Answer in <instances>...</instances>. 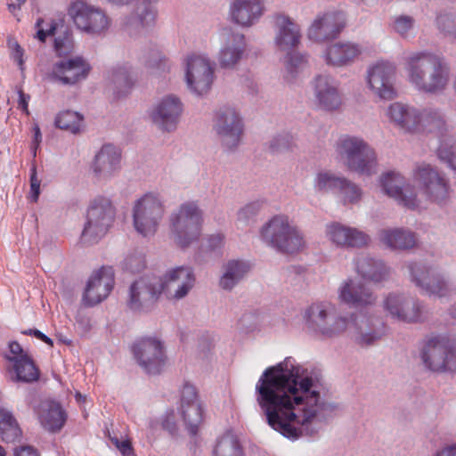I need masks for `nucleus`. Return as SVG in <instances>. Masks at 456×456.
Returning a JSON list of instances; mask_svg holds the SVG:
<instances>
[{
	"mask_svg": "<svg viewBox=\"0 0 456 456\" xmlns=\"http://www.w3.org/2000/svg\"><path fill=\"white\" fill-rule=\"evenodd\" d=\"M256 393L268 425L293 440L318 434L324 412L335 409L322 399L312 375L290 357L265 370Z\"/></svg>",
	"mask_w": 456,
	"mask_h": 456,
	"instance_id": "obj_1",
	"label": "nucleus"
},
{
	"mask_svg": "<svg viewBox=\"0 0 456 456\" xmlns=\"http://www.w3.org/2000/svg\"><path fill=\"white\" fill-rule=\"evenodd\" d=\"M409 83L428 94L444 93L450 83L451 68L444 57L429 51L411 53L405 57Z\"/></svg>",
	"mask_w": 456,
	"mask_h": 456,
	"instance_id": "obj_2",
	"label": "nucleus"
},
{
	"mask_svg": "<svg viewBox=\"0 0 456 456\" xmlns=\"http://www.w3.org/2000/svg\"><path fill=\"white\" fill-rule=\"evenodd\" d=\"M334 148L338 161L348 171L365 176L377 173V153L362 137L343 134Z\"/></svg>",
	"mask_w": 456,
	"mask_h": 456,
	"instance_id": "obj_3",
	"label": "nucleus"
},
{
	"mask_svg": "<svg viewBox=\"0 0 456 456\" xmlns=\"http://www.w3.org/2000/svg\"><path fill=\"white\" fill-rule=\"evenodd\" d=\"M307 330L317 337L335 338L346 332L348 316L338 312L337 306L328 301L310 305L304 313Z\"/></svg>",
	"mask_w": 456,
	"mask_h": 456,
	"instance_id": "obj_4",
	"label": "nucleus"
},
{
	"mask_svg": "<svg viewBox=\"0 0 456 456\" xmlns=\"http://www.w3.org/2000/svg\"><path fill=\"white\" fill-rule=\"evenodd\" d=\"M203 222V212L196 202L181 204L169 216L170 239L177 247L188 248L200 240Z\"/></svg>",
	"mask_w": 456,
	"mask_h": 456,
	"instance_id": "obj_5",
	"label": "nucleus"
},
{
	"mask_svg": "<svg viewBox=\"0 0 456 456\" xmlns=\"http://www.w3.org/2000/svg\"><path fill=\"white\" fill-rule=\"evenodd\" d=\"M425 368L433 372L456 371V342L445 333L427 336L420 350Z\"/></svg>",
	"mask_w": 456,
	"mask_h": 456,
	"instance_id": "obj_6",
	"label": "nucleus"
},
{
	"mask_svg": "<svg viewBox=\"0 0 456 456\" xmlns=\"http://www.w3.org/2000/svg\"><path fill=\"white\" fill-rule=\"evenodd\" d=\"M260 237L265 243L282 253H295L305 245L302 232L285 215H276L263 224Z\"/></svg>",
	"mask_w": 456,
	"mask_h": 456,
	"instance_id": "obj_7",
	"label": "nucleus"
},
{
	"mask_svg": "<svg viewBox=\"0 0 456 456\" xmlns=\"http://www.w3.org/2000/svg\"><path fill=\"white\" fill-rule=\"evenodd\" d=\"M164 214L165 206L159 194H143L134 201L132 209L135 231L144 237L155 234Z\"/></svg>",
	"mask_w": 456,
	"mask_h": 456,
	"instance_id": "obj_8",
	"label": "nucleus"
},
{
	"mask_svg": "<svg viewBox=\"0 0 456 456\" xmlns=\"http://www.w3.org/2000/svg\"><path fill=\"white\" fill-rule=\"evenodd\" d=\"M115 219V208L104 197L95 198L87 209L81 238L84 242L96 243L108 232Z\"/></svg>",
	"mask_w": 456,
	"mask_h": 456,
	"instance_id": "obj_9",
	"label": "nucleus"
},
{
	"mask_svg": "<svg viewBox=\"0 0 456 456\" xmlns=\"http://www.w3.org/2000/svg\"><path fill=\"white\" fill-rule=\"evenodd\" d=\"M213 129L224 151H235L240 144L244 124L240 112L233 107L225 106L216 114Z\"/></svg>",
	"mask_w": 456,
	"mask_h": 456,
	"instance_id": "obj_10",
	"label": "nucleus"
},
{
	"mask_svg": "<svg viewBox=\"0 0 456 456\" xmlns=\"http://www.w3.org/2000/svg\"><path fill=\"white\" fill-rule=\"evenodd\" d=\"M412 178L429 201L439 205L446 203L451 187L444 174L430 164L421 163L413 169Z\"/></svg>",
	"mask_w": 456,
	"mask_h": 456,
	"instance_id": "obj_11",
	"label": "nucleus"
},
{
	"mask_svg": "<svg viewBox=\"0 0 456 456\" xmlns=\"http://www.w3.org/2000/svg\"><path fill=\"white\" fill-rule=\"evenodd\" d=\"M382 307L393 320L406 323L422 321L423 305L416 297L403 292H389L384 296Z\"/></svg>",
	"mask_w": 456,
	"mask_h": 456,
	"instance_id": "obj_12",
	"label": "nucleus"
},
{
	"mask_svg": "<svg viewBox=\"0 0 456 456\" xmlns=\"http://www.w3.org/2000/svg\"><path fill=\"white\" fill-rule=\"evenodd\" d=\"M346 333L357 345L370 346L384 336L385 326L379 317L359 312L348 316Z\"/></svg>",
	"mask_w": 456,
	"mask_h": 456,
	"instance_id": "obj_13",
	"label": "nucleus"
},
{
	"mask_svg": "<svg viewBox=\"0 0 456 456\" xmlns=\"http://www.w3.org/2000/svg\"><path fill=\"white\" fill-rule=\"evenodd\" d=\"M407 269L411 281L424 294L441 298L449 297L454 290L452 285L430 266L420 263H409Z\"/></svg>",
	"mask_w": 456,
	"mask_h": 456,
	"instance_id": "obj_14",
	"label": "nucleus"
},
{
	"mask_svg": "<svg viewBox=\"0 0 456 456\" xmlns=\"http://www.w3.org/2000/svg\"><path fill=\"white\" fill-rule=\"evenodd\" d=\"M69 14L77 28L93 36L106 33L111 25L110 18L102 9L83 1L75 2Z\"/></svg>",
	"mask_w": 456,
	"mask_h": 456,
	"instance_id": "obj_15",
	"label": "nucleus"
},
{
	"mask_svg": "<svg viewBox=\"0 0 456 456\" xmlns=\"http://www.w3.org/2000/svg\"><path fill=\"white\" fill-rule=\"evenodd\" d=\"M185 81L188 88L201 95L209 91L214 80V69L204 55L191 53L184 59Z\"/></svg>",
	"mask_w": 456,
	"mask_h": 456,
	"instance_id": "obj_16",
	"label": "nucleus"
},
{
	"mask_svg": "<svg viewBox=\"0 0 456 456\" xmlns=\"http://www.w3.org/2000/svg\"><path fill=\"white\" fill-rule=\"evenodd\" d=\"M346 26L343 12L328 10L319 12L307 29V37L315 43H325L336 39Z\"/></svg>",
	"mask_w": 456,
	"mask_h": 456,
	"instance_id": "obj_17",
	"label": "nucleus"
},
{
	"mask_svg": "<svg viewBox=\"0 0 456 456\" xmlns=\"http://www.w3.org/2000/svg\"><path fill=\"white\" fill-rule=\"evenodd\" d=\"M396 67L394 63L379 61L368 69L367 83L372 94L382 100H391L395 94Z\"/></svg>",
	"mask_w": 456,
	"mask_h": 456,
	"instance_id": "obj_18",
	"label": "nucleus"
},
{
	"mask_svg": "<svg viewBox=\"0 0 456 456\" xmlns=\"http://www.w3.org/2000/svg\"><path fill=\"white\" fill-rule=\"evenodd\" d=\"M163 292L161 279L143 277L130 287L128 306L135 312H148Z\"/></svg>",
	"mask_w": 456,
	"mask_h": 456,
	"instance_id": "obj_19",
	"label": "nucleus"
},
{
	"mask_svg": "<svg viewBox=\"0 0 456 456\" xmlns=\"http://www.w3.org/2000/svg\"><path fill=\"white\" fill-rule=\"evenodd\" d=\"M138 364L149 374H159L165 363L162 342L156 338H142L133 346Z\"/></svg>",
	"mask_w": 456,
	"mask_h": 456,
	"instance_id": "obj_20",
	"label": "nucleus"
},
{
	"mask_svg": "<svg viewBox=\"0 0 456 456\" xmlns=\"http://www.w3.org/2000/svg\"><path fill=\"white\" fill-rule=\"evenodd\" d=\"M183 106L179 97L174 94L163 96L152 107L150 118L163 132H173L180 121Z\"/></svg>",
	"mask_w": 456,
	"mask_h": 456,
	"instance_id": "obj_21",
	"label": "nucleus"
},
{
	"mask_svg": "<svg viewBox=\"0 0 456 456\" xmlns=\"http://www.w3.org/2000/svg\"><path fill=\"white\" fill-rule=\"evenodd\" d=\"M161 279L163 292L169 300L179 301L188 296L194 288L196 277L191 267H175Z\"/></svg>",
	"mask_w": 456,
	"mask_h": 456,
	"instance_id": "obj_22",
	"label": "nucleus"
},
{
	"mask_svg": "<svg viewBox=\"0 0 456 456\" xmlns=\"http://www.w3.org/2000/svg\"><path fill=\"white\" fill-rule=\"evenodd\" d=\"M380 183L385 194L398 204L410 209L419 206L417 193L400 173L387 172L382 175Z\"/></svg>",
	"mask_w": 456,
	"mask_h": 456,
	"instance_id": "obj_23",
	"label": "nucleus"
},
{
	"mask_svg": "<svg viewBox=\"0 0 456 456\" xmlns=\"http://www.w3.org/2000/svg\"><path fill=\"white\" fill-rule=\"evenodd\" d=\"M114 286V271L110 266H102L90 276L84 295L83 302L93 306L104 300Z\"/></svg>",
	"mask_w": 456,
	"mask_h": 456,
	"instance_id": "obj_24",
	"label": "nucleus"
},
{
	"mask_svg": "<svg viewBox=\"0 0 456 456\" xmlns=\"http://www.w3.org/2000/svg\"><path fill=\"white\" fill-rule=\"evenodd\" d=\"M325 233L332 244L342 248H363L370 241V236L363 231L338 222L327 224Z\"/></svg>",
	"mask_w": 456,
	"mask_h": 456,
	"instance_id": "obj_25",
	"label": "nucleus"
},
{
	"mask_svg": "<svg viewBox=\"0 0 456 456\" xmlns=\"http://www.w3.org/2000/svg\"><path fill=\"white\" fill-rule=\"evenodd\" d=\"M90 69L89 63L83 57L76 56L55 62L50 74L54 81L63 85H75L86 79Z\"/></svg>",
	"mask_w": 456,
	"mask_h": 456,
	"instance_id": "obj_26",
	"label": "nucleus"
},
{
	"mask_svg": "<svg viewBox=\"0 0 456 456\" xmlns=\"http://www.w3.org/2000/svg\"><path fill=\"white\" fill-rule=\"evenodd\" d=\"M316 105L324 110H338L342 105L338 83L329 75H318L313 80Z\"/></svg>",
	"mask_w": 456,
	"mask_h": 456,
	"instance_id": "obj_27",
	"label": "nucleus"
},
{
	"mask_svg": "<svg viewBox=\"0 0 456 456\" xmlns=\"http://www.w3.org/2000/svg\"><path fill=\"white\" fill-rule=\"evenodd\" d=\"M338 298L341 302L356 308L375 305L378 300L377 295L370 288L352 278L341 283L338 289Z\"/></svg>",
	"mask_w": 456,
	"mask_h": 456,
	"instance_id": "obj_28",
	"label": "nucleus"
},
{
	"mask_svg": "<svg viewBox=\"0 0 456 456\" xmlns=\"http://www.w3.org/2000/svg\"><path fill=\"white\" fill-rule=\"evenodd\" d=\"M120 150L113 144H104L95 154L91 170L98 180H108L120 169Z\"/></svg>",
	"mask_w": 456,
	"mask_h": 456,
	"instance_id": "obj_29",
	"label": "nucleus"
},
{
	"mask_svg": "<svg viewBox=\"0 0 456 456\" xmlns=\"http://www.w3.org/2000/svg\"><path fill=\"white\" fill-rule=\"evenodd\" d=\"M274 44L281 52H290L298 46L301 41V28L291 18L278 14L274 19Z\"/></svg>",
	"mask_w": 456,
	"mask_h": 456,
	"instance_id": "obj_30",
	"label": "nucleus"
},
{
	"mask_svg": "<svg viewBox=\"0 0 456 456\" xmlns=\"http://www.w3.org/2000/svg\"><path fill=\"white\" fill-rule=\"evenodd\" d=\"M265 11L263 0H232L229 15L232 22L241 27H251Z\"/></svg>",
	"mask_w": 456,
	"mask_h": 456,
	"instance_id": "obj_31",
	"label": "nucleus"
},
{
	"mask_svg": "<svg viewBox=\"0 0 456 456\" xmlns=\"http://www.w3.org/2000/svg\"><path fill=\"white\" fill-rule=\"evenodd\" d=\"M354 269L363 280L373 283L383 282L390 276V268L383 260L367 254H360L355 257Z\"/></svg>",
	"mask_w": 456,
	"mask_h": 456,
	"instance_id": "obj_32",
	"label": "nucleus"
},
{
	"mask_svg": "<svg viewBox=\"0 0 456 456\" xmlns=\"http://www.w3.org/2000/svg\"><path fill=\"white\" fill-rule=\"evenodd\" d=\"M245 50L246 41L244 35L239 32H228L218 55L221 67H234L242 59Z\"/></svg>",
	"mask_w": 456,
	"mask_h": 456,
	"instance_id": "obj_33",
	"label": "nucleus"
},
{
	"mask_svg": "<svg viewBox=\"0 0 456 456\" xmlns=\"http://www.w3.org/2000/svg\"><path fill=\"white\" fill-rule=\"evenodd\" d=\"M360 45L350 42H337L328 46L325 53L326 63L334 67L351 65L361 55Z\"/></svg>",
	"mask_w": 456,
	"mask_h": 456,
	"instance_id": "obj_34",
	"label": "nucleus"
},
{
	"mask_svg": "<svg viewBox=\"0 0 456 456\" xmlns=\"http://www.w3.org/2000/svg\"><path fill=\"white\" fill-rule=\"evenodd\" d=\"M419 110L420 109L397 102L390 104L387 115L395 126L405 132L418 133Z\"/></svg>",
	"mask_w": 456,
	"mask_h": 456,
	"instance_id": "obj_35",
	"label": "nucleus"
},
{
	"mask_svg": "<svg viewBox=\"0 0 456 456\" xmlns=\"http://www.w3.org/2000/svg\"><path fill=\"white\" fill-rule=\"evenodd\" d=\"M379 240L391 250H407L415 247L416 236L404 228H386L379 232Z\"/></svg>",
	"mask_w": 456,
	"mask_h": 456,
	"instance_id": "obj_36",
	"label": "nucleus"
},
{
	"mask_svg": "<svg viewBox=\"0 0 456 456\" xmlns=\"http://www.w3.org/2000/svg\"><path fill=\"white\" fill-rule=\"evenodd\" d=\"M37 414L41 425L51 432L61 430L66 421V414L60 403L54 401L40 403Z\"/></svg>",
	"mask_w": 456,
	"mask_h": 456,
	"instance_id": "obj_37",
	"label": "nucleus"
},
{
	"mask_svg": "<svg viewBox=\"0 0 456 456\" xmlns=\"http://www.w3.org/2000/svg\"><path fill=\"white\" fill-rule=\"evenodd\" d=\"M222 270L219 286L221 289L230 291L246 278L251 270V265L244 260L232 259L223 265Z\"/></svg>",
	"mask_w": 456,
	"mask_h": 456,
	"instance_id": "obj_38",
	"label": "nucleus"
},
{
	"mask_svg": "<svg viewBox=\"0 0 456 456\" xmlns=\"http://www.w3.org/2000/svg\"><path fill=\"white\" fill-rule=\"evenodd\" d=\"M445 118L444 113L437 108L426 107L420 109L418 119V133L440 132L445 127Z\"/></svg>",
	"mask_w": 456,
	"mask_h": 456,
	"instance_id": "obj_39",
	"label": "nucleus"
},
{
	"mask_svg": "<svg viewBox=\"0 0 456 456\" xmlns=\"http://www.w3.org/2000/svg\"><path fill=\"white\" fill-rule=\"evenodd\" d=\"M13 362V370L16 374V380L26 383L37 381L39 379V370L33 361L28 355L20 357H7Z\"/></svg>",
	"mask_w": 456,
	"mask_h": 456,
	"instance_id": "obj_40",
	"label": "nucleus"
},
{
	"mask_svg": "<svg viewBox=\"0 0 456 456\" xmlns=\"http://www.w3.org/2000/svg\"><path fill=\"white\" fill-rule=\"evenodd\" d=\"M141 61L152 74H160L170 70L169 60L157 48H151L143 53Z\"/></svg>",
	"mask_w": 456,
	"mask_h": 456,
	"instance_id": "obj_41",
	"label": "nucleus"
},
{
	"mask_svg": "<svg viewBox=\"0 0 456 456\" xmlns=\"http://www.w3.org/2000/svg\"><path fill=\"white\" fill-rule=\"evenodd\" d=\"M55 126L71 134H78L84 127V117L77 111L63 110L57 114Z\"/></svg>",
	"mask_w": 456,
	"mask_h": 456,
	"instance_id": "obj_42",
	"label": "nucleus"
},
{
	"mask_svg": "<svg viewBox=\"0 0 456 456\" xmlns=\"http://www.w3.org/2000/svg\"><path fill=\"white\" fill-rule=\"evenodd\" d=\"M213 456H243V451L238 438L226 433L217 441Z\"/></svg>",
	"mask_w": 456,
	"mask_h": 456,
	"instance_id": "obj_43",
	"label": "nucleus"
},
{
	"mask_svg": "<svg viewBox=\"0 0 456 456\" xmlns=\"http://www.w3.org/2000/svg\"><path fill=\"white\" fill-rule=\"evenodd\" d=\"M20 429L11 412L0 410V438L7 443L20 436Z\"/></svg>",
	"mask_w": 456,
	"mask_h": 456,
	"instance_id": "obj_44",
	"label": "nucleus"
},
{
	"mask_svg": "<svg viewBox=\"0 0 456 456\" xmlns=\"http://www.w3.org/2000/svg\"><path fill=\"white\" fill-rule=\"evenodd\" d=\"M307 62L306 55L300 53L289 52L284 61L285 74L284 79L292 83L297 77L298 73L303 69Z\"/></svg>",
	"mask_w": 456,
	"mask_h": 456,
	"instance_id": "obj_45",
	"label": "nucleus"
},
{
	"mask_svg": "<svg viewBox=\"0 0 456 456\" xmlns=\"http://www.w3.org/2000/svg\"><path fill=\"white\" fill-rule=\"evenodd\" d=\"M345 177L338 176L331 172H319L314 180V189L319 192H338Z\"/></svg>",
	"mask_w": 456,
	"mask_h": 456,
	"instance_id": "obj_46",
	"label": "nucleus"
},
{
	"mask_svg": "<svg viewBox=\"0 0 456 456\" xmlns=\"http://www.w3.org/2000/svg\"><path fill=\"white\" fill-rule=\"evenodd\" d=\"M111 82L114 88L117 90L118 96L126 94L133 85V78L130 67L127 65L118 66L114 68L111 72Z\"/></svg>",
	"mask_w": 456,
	"mask_h": 456,
	"instance_id": "obj_47",
	"label": "nucleus"
},
{
	"mask_svg": "<svg viewBox=\"0 0 456 456\" xmlns=\"http://www.w3.org/2000/svg\"><path fill=\"white\" fill-rule=\"evenodd\" d=\"M263 207L264 201L259 200L245 204L237 212V224L241 227H247L255 224Z\"/></svg>",
	"mask_w": 456,
	"mask_h": 456,
	"instance_id": "obj_48",
	"label": "nucleus"
},
{
	"mask_svg": "<svg viewBox=\"0 0 456 456\" xmlns=\"http://www.w3.org/2000/svg\"><path fill=\"white\" fill-rule=\"evenodd\" d=\"M182 416L187 430L191 436L197 435L202 423V408L200 403L181 407Z\"/></svg>",
	"mask_w": 456,
	"mask_h": 456,
	"instance_id": "obj_49",
	"label": "nucleus"
},
{
	"mask_svg": "<svg viewBox=\"0 0 456 456\" xmlns=\"http://www.w3.org/2000/svg\"><path fill=\"white\" fill-rule=\"evenodd\" d=\"M343 182L345 183H342L338 193L341 195L344 203H357L362 198V189L346 178H344Z\"/></svg>",
	"mask_w": 456,
	"mask_h": 456,
	"instance_id": "obj_50",
	"label": "nucleus"
},
{
	"mask_svg": "<svg viewBox=\"0 0 456 456\" xmlns=\"http://www.w3.org/2000/svg\"><path fill=\"white\" fill-rule=\"evenodd\" d=\"M393 30L403 38H408L415 28V20L410 15H397L394 18Z\"/></svg>",
	"mask_w": 456,
	"mask_h": 456,
	"instance_id": "obj_51",
	"label": "nucleus"
},
{
	"mask_svg": "<svg viewBox=\"0 0 456 456\" xmlns=\"http://www.w3.org/2000/svg\"><path fill=\"white\" fill-rule=\"evenodd\" d=\"M436 24L442 32L456 39V12L440 14L436 19Z\"/></svg>",
	"mask_w": 456,
	"mask_h": 456,
	"instance_id": "obj_52",
	"label": "nucleus"
},
{
	"mask_svg": "<svg viewBox=\"0 0 456 456\" xmlns=\"http://www.w3.org/2000/svg\"><path fill=\"white\" fill-rule=\"evenodd\" d=\"M122 268L129 273H140L145 268V258L142 253L134 252L129 254L122 263Z\"/></svg>",
	"mask_w": 456,
	"mask_h": 456,
	"instance_id": "obj_53",
	"label": "nucleus"
},
{
	"mask_svg": "<svg viewBox=\"0 0 456 456\" xmlns=\"http://www.w3.org/2000/svg\"><path fill=\"white\" fill-rule=\"evenodd\" d=\"M294 146L293 137L289 134L273 136L269 142V149L273 153L283 152Z\"/></svg>",
	"mask_w": 456,
	"mask_h": 456,
	"instance_id": "obj_54",
	"label": "nucleus"
},
{
	"mask_svg": "<svg viewBox=\"0 0 456 456\" xmlns=\"http://www.w3.org/2000/svg\"><path fill=\"white\" fill-rule=\"evenodd\" d=\"M74 47L71 34L65 31L54 40V48L59 56H67L71 53Z\"/></svg>",
	"mask_w": 456,
	"mask_h": 456,
	"instance_id": "obj_55",
	"label": "nucleus"
},
{
	"mask_svg": "<svg viewBox=\"0 0 456 456\" xmlns=\"http://www.w3.org/2000/svg\"><path fill=\"white\" fill-rule=\"evenodd\" d=\"M194 403H200L197 390L194 386L186 383L182 388L181 407L191 406Z\"/></svg>",
	"mask_w": 456,
	"mask_h": 456,
	"instance_id": "obj_56",
	"label": "nucleus"
},
{
	"mask_svg": "<svg viewBox=\"0 0 456 456\" xmlns=\"http://www.w3.org/2000/svg\"><path fill=\"white\" fill-rule=\"evenodd\" d=\"M224 244V236L221 232L210 234L206 239L205 248L210 252L219 251Z\"/></svg>",
	"mask_w": 456,
	"mask_h": 456,
	"instance_id": "obj_57",
	"label": "nucleus"
},
{
	"mask_svg": "<svg viewBox=\"0 0 456 456\" xmlns=\"http://www.w3.org/2000/svg\"><path fill=\"white\" fill-rule=\"evenodd\" d=\"M41 180L37 177V167L35 165L30 169V193L29 199L32 202H37L40 195Z\"/></svg>",
	"mask_w": 456,
	"mask_h": 456,
	"instance_id": "obj_58",
	"label": "nucleus"
},
{
	"mask_svg": "<svg viewBox=\"0 0 456 456\" xmlns=\"http://www.w3.org/2000/svg\"><path fill=\"white\" fill-rule=\"evenodd\" d=\"M161 427L164 430L167 431L171 436L177 435L178 427L175 421V415L174 411L166 413L161 420Z\"/></svg>",
	"mask_w": 456,
	"mask_h": 456,
	"instance_id": "obj_59",
	"label": "nucleus"
},
{
	"mask_svg": "<svg viewBox=\"0 0 456 456\" xmlns=\"http://www.w3.org/2000/svg\"><path fill=\"white\" fill-rule=\"evenodd\" d=\"M110 439L123 456H134V449L129 440L119 441L118 437L110 436Z\"/></svg>",
	"mask_w": 456,
	"mask_h": 456,
	"instance_id": "obj_60",
	"label": "nucleus"
},
{
	"mask_svg": "<svg viewBox=\"0 0 456 456\" xmlns=\"http://www.w3.org/2000/svg\"><path fill=\"white\" fill-rule=\"evenodd\" d=\"M10 47L12 49V56L15 61H17L18 65L20 66V69H22L23 66V49L20 47V45L17 42L9 43Z\"/></svg>",
	"mask_w": 456,
	"mask_h": 456,
	"instance_id": "obj_61",
	"label": "nucleus"
},
{
	"mask_svg": "<svg viewBox=\"0 0 456 456\" xmlns=\"http://www.w3.org/2000/svg\"><path fill=\"white\" fill-rule=\"evenodd\" d=\"M439 156L442 159H445L452 169L456 170V147L450 153L441 151Z\"/></svg>",
	"mask_w": 456,
	"mask_h": 456,
	"instance_id": "obj_62",
	"label": "nucleus"
},
{
	"mask_svg": "<svg viewBox=\"0 0 456 456\" xmlns=\"http://www.w3.org/2000/svg\"><path fill=\"white\" fill-rule=\"evenodd\" d=\"M15 456H39L38 452L35 448L29 445L20 446L19 449H15Z\"/></svg>",
	"mask_w": 456,
	"mask_h": 456,
	"instance_id": "obj_63",
	"label": "nucleus"
},
{
	"mask_svg": "<svg viewBox=\"0 0 456 456\" xmlns=\"http://www.w3.org/2000/svg\"><path fill=\"white\" fill-rule=\"evenodd\" d=\"M434 456H456V444L443 447Z\"/></svg>",
	"mask_w": 456,
	"mask_h": 456,
	"instance_id": "obj_64",
	"label": "nucleus"
}]
</instances>
